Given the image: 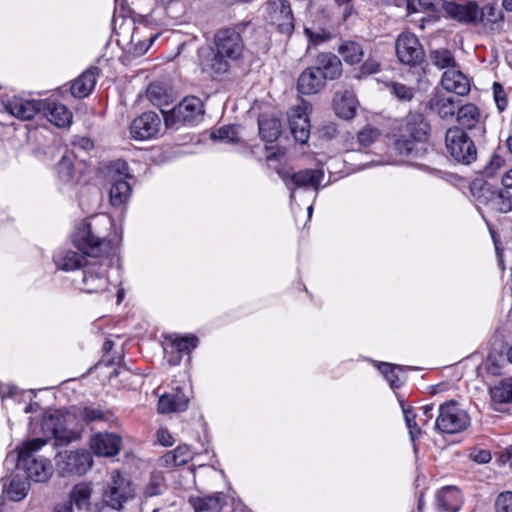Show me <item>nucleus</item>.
<instances>
[{
  "label": "nucleus",
  "instance_id": "obj_28",
  "mask_svg": "<svg viewBox=\"0 0 512 512\" xmlns=\"http://www.w3.org/2000/svg\"><path fill=\"white\" fill-rule=\"evenodd\" d=\"M462 505L460 490L455 486L443 487L436 494L438 512H457Z\"/></svg>",
  "mask_w": 512,
  "mask_h": 512
},
{
  "label": "nucleus",
  "instance_id": "obj_51",
  "mask_svg": "<svg viewBox=\"0 0 512 512\" xmlns=\"http://www.w3.org/2000/svg\"><path fill=\"white\" fill-rule=\"evenodd\" d=\"M78 415L83 418L86 422H93L97 421L103 418V412L101 409L92 407V406H85L81 409H79Z\"/></svg>",
  "mask_w": 512,
  "mask_h": 512
},
{
  "label": "nucleus",
  "instance_id": "obj_53",
  "mask_svg": "<svg viewBox=\"0 0 512 512\" xmlns=\"http://www.w3.org/2000/svg\"><path fill=\"white\" fill-rule=\"evenodd\" d=\"M139 31H134L131 36V44L134 45V51L137 54L145 53L149 47L152 45L153 41L157 38V35L149 38V43L142 42L138 37Z\"/></svg>",
  "mask_w": 512,
  "mask_h": 512
},
{
  "label": "nucleus",
  "instance_id": "obj_58",
  "mask_svg": "<svg viewBox=\"0 0 512 512\" xmlns=\"http://www.w3.org/2000/svg\"><path fill=\"white\" fill-rule=\"evenodd\" d=\"M441 0H417L420 11H435Z\"/></svg>",
  "mask_w": 512,
  "mask_h": 512
},
{
  "label": "nucleus",
  "instance_id": "obj_8",
  "mask_svg": "<svg viewBox=\"0 0 512 512\" xmlns=\"http://www.w3.org/2000/svg\"><path fill=\"white\" fill-rule=\"evenodd\" d=\"M134 497V487L130 479L118 470H113L106 489L103 492L104 502L111 508L119 510L124 503Z\"/></svg>",
  "mask_w": 512,
  "mask_h": 512
},
{
  "label": "nucleus",
  "instance_id": "obj_15",
  "mask_svg": "<svg viewBox=\"0 0 512 512\" xmlns=\"http://www.w3.org/2000/svg\"><path fill=\"white\" fill-rule=\"evenodd\" d=\"M310 105L306 101L291 109L289 114L290 130L297 142L305 144L310 136Z\"/></svg>",
  "mask_w": 512,
  "mask_h": 512
},
{
  "label": "nucleus",
  "instance_id": "obj_62",
  "mask_svg": "<svg viewBox=\"0 0 512 512\" xmlns=\"http://www.w3.org/2000/svg\"><path fill=\"white\" fill-rule=\"evenodd\" d=\"M433 409H434L433 404H428V405H424L421 407L422 416H423V418L421 420L423 421V424L428 423V421L433 417V413H432Z\"/></svg>",
  "mask_w": 512,
  "mask_h": 512
},
{
  "label": "nucleus",
  "instance_id": "obj_5",
  "mask_svg": "<svg viewBox=\"0 0 512 512\" xmlns=\"http://www.w3.org/2000/svg\"><path fill=\"white\" fill-rule=\"evenodd\" d=\"M435 430L440 433L456 434L470 425L468 413L455 401L443 403L438 408Z\"/></svg>",
  "mask_w": 512,
  "mask_h": 512
},
{
  "label": "nucleus",
  "instance_id": "obj_2",
  "mask_svg": "<svg viewBox=\"0 0 512 512\" xmlns=\"http://www.w3.org/2000/svg\"><path fill=\"white\" fill-rule=\"evenodd\" d=\"M112 226V220L106 216L83 222L73 234V243L83 254L90 257L114 255V247L109 238Z\"/></svg>",
  "mask_w": 512,
  "mask_h": 512
},
{
  "label": "nucleus",
  "instance_id": "obj_42",
  "mask_svg": "<svg viewBox=\"0 0 512 512\" xmlns=\"http://www.w3.org/2000/svg\"><path fill=\"white\" fill-rule=\"evenodd\" d=\"M404 419L406 426L409 431L410 439L412 442H415V440L420 436L421 429L419 428L417 422H416V413L414 412L413 408H405L402 407Z\"/></svg>",
  "mask_w": 512,
  "mask_h": 512
},
{
  "label": "nucleus",
  "instance_id": "obj_12",
  "mask_svg": "<svg viewBox=\"0 0 512 512\" xmlns=\"http://www.w3.org/2000/svg\"><path fill=\"white\" fill-rule=\"evenodd\" d=\"M162 119L152 111L137 116L130 124V136L139 141L155 138L161 129Z\"/></svg>",
  "mask_w": 512,
  "mask_h": 512
},
{
  "label": "nucleus",
  "instance_id": "obj_39",
  "mask_svg": "<svg viewBox=\"0 0 512 512\" xmlns=\"http://www.w3.org/2000/svg\"><path fill=\"white\" fill-rule=\"evenodd\" d=\"M146 96L156 107L169 104L171 98L165 86L160 83H151L146 90Z\"/></svg>",
  "mask_w": 512,
  "mask_h": 512
},
{
  "label": "nucleus",
  "instance_id": "obj_59",
  "mask_svg": "<svg viewBox=\"0 0 512 512\" xmlns=\"http://www.w3.org/2000/svg\"><path fill=\"white\" fill-rule=\"evenodd\" d=\"M73 144L77 147H80L83 150H90L94 146L92 140L86 137L78 138L73 142Z\"/></svg>",
  "mask_w": 512,
  "mask_h": 512
},
{
  "label": "nucleus",
  "instance_id": "obj_47",
  "mask_svg": "<svg viewBox=\"0 0 512 512\" xmlns=\"http://www.w3.org/2000/svg\"><path fill=\"white\" fill-rule=\"evenodd\" d=\"M379 135L380 131L377 128L366 126L358 132L357 138L361 146L367 147L373 143Z\"/></svg>",
  "mask_w": 512,
  "mask_h": 512
},
{
  "label": "nucleus",
  "instance_id": "obj_54",
  "mask_svg": "<svg viewBox=\"0 0 512 512\" xmlns=\"http://www.w3.org/2000/svg\"><path fill=\"white\" fill-rule=\"evenodd\" d=\"M482 17H486L488 21L495 23L498 20L502 19V12L494 5H487L483 8V10H480L479 20H481Z\"/></svg>",
  "mask_w": 512,
  "mask_h": 512
},
{
  "label": "nucleus",
  "instance_id": "obj_45",
  "mask_svg": "<svg viewBox=\"0 0 512 512\" xmlns=\"http://www.w3.org/2000/svg\"><path fill=\"white\" fill-rule=\"evenodd\" d=\"M505 166L506 161L504 157L499 154H494L490 158L488 164L484 167L483 175L487 178H492Z\"/></svg>",
  "mask_w": 512,
  "mask_h": 512
},
{
  "label": "nucleus",
  "instance_id": "obj_1",
  "mask_svg": "<svg viewBox=\"0 0 512 512\" xmlns=\"http://www.w3.org/2000/svg\"><path fill=\"white\" fill-rule=\"evenodd\" d=\"M41 431L45 438H34L24 442L17 449L16 455L9 454L5 459L6 464L16 461L17 466L25 470L26 478L38 483L46 482L53 474L50 460L38 455L47 444V440L54 439L57 445H66L74 439V433L65 427L64 418L59 413L44 416Z\"/></svg>",
  "mask_w": 512,
  "mask_h": 512
},
{
  "label": "nucleus",
  "instance_id": "obj_46",
  "mask_svg": "<svg viewBox=\"0 0 512 512\" xmlns=\"http://www.w3.org/2000/svg\"><path fill=\"white\" fill-rule=\"evenodd\" d=\"M379 369L391 387L397 388L401 385L400 378L396 373V370H400L399 366L391 365L389 363H382L379 366Z\"/></svg>",
  "mask_w": 512,
  "mask_h": 512
},
{
  "label": "nucleus",
  "instance_id": "obj_41",
  "mask_svg": "<svg viewBox=\"0 0 512 512\" xmlns=\"http://www.w3.org/2000/svg\"><path fill=\"white\" fill-rule=\"evenodd\" d=\"M170 341V348L174 349L179 354H190L198 345V338L194 335L183 336V337H166Z\"/></svg>",
  "mask_w": 512,
  "mask_h": 512
},
{
  "label": "nucleus",
  "instance_id": "obj_43",
  "mask_svg": "<svg viewBox=\"0 0 512 512\" xmlns=\"http://www.w3.org/2000/svg\"><path fill=\"white\" fill-rule=\"evenodd\" d=\"M415 142L416 141L413 139L409 137H403L401 135V137L395 141V150L400 156L413 157L417 154Z\"/></svg>",
  "mask_w": 512,
  "mask_h": 512
},
{
  "label": "nucleus",
  "instance_id": "obj_63",
  "mask_svg": "<svg viewBox=\"0 0 512 512\" xmlns=\"http://www.w3.org/2000/svg\"><path fill=\"white\" fill-rule=\"evenodd\" d=\"M501 184L506 189H512V168L507 170L502 178H501Z\"/></svg>",
  "mask_w": 512,
  "mask_h": 512
},
{
  "label": "nucleus",
  "instance_id": "obj_25",
  "mask_svg": "<svg viewBox=\"0 0 512 512\" xmlns=\"http://www.w3.org/2000/svg\"><path fill=\"white\" fill-rule=\"evenodd\" d=\"M326 85V81L321 72L313 66L307 67L299 75L297 80V89L301 94L313 95L321 91Z\"/></svg>",
  "mask_w": 512,
  "mask_h": 512
},
{
  "label": "nucleus",
  "instance_id": "obj_32",
  "mask_svg": "<svg viewBox=\"0 0 512 512\" xmlns=\"http://www.w3.org/2000/svg\"><path fill=\"white\" fill-rule=\"evenodd\" d=\"M30 489L29 480L26 477L14 476L9 484H3V492L12 501L18 502L23 500Z\"/></svg>",
  "mask_w": 512,
  "mask_h": 512
},
{
  "label": "nucleus",
  "instance_id": "obj_16",
  "mask_svg": "<svg viewBox=\"0 0 512 512\" xmlns=\"http://www.w3.org/2000/svg\"><path fill=\"white\" fill-rule=\"evenodd\" d=\"M5 110L21 120H30L41 111L42 100H27L18 96L3 99Z\"/></svg>",
  "mask_w": 512,
  "mask_h": 512
},
{
  "label": "nucleus",
  "instance_id": "obj_18",
  "mask_svg": "<svg viewBox=\"0 0 512 512\" xmlns=\"http://www.w3.org/2000/svg\"><path fill=\"white\" fill-rule=\"evenodd\" d=\"M91 495L92 488L89 484H76L69 494V500L57 505L55 512H73V505H75L79 510H88L91 505Z\"/></svg>",
  "mask_w": 512,
  "mask_h": 512
},
{
  "label": "nucleus",
  "instance_id": "obj_19",
  "mask_svg": "<svg viewBox=\"0 0 512 512\" xmlns=\"http://www.w3.org/2000/svg\"><path fill=\"white\" fill-rule=\"evenodd\" d=\"M41 111L43 115L59 128L68 127L72 123L71 111L62 103L51 99L42 100Z\"/></svg>",
  "mask_w": 512,
  "mask_h": 512
},
{
  "label": "nucleus",
  "instance_id": "obj_40",
  "mask_svg": "<svg viewBox=\"0 0 512 512\" xmlns=\"http://www.w3.org/2000/svg\"><path fill=\"white\" fill-rule=\"evenodd\" d=\"M429 58L431 63L439 69L448 70L457 65L451 51L445 48L432 50Z\"/></svg>",
  "mask_w": 512,
  "mask_h": 512
},
{
  "label": "nucleus",
  "instance_id": "obj_49",
  "mask_svg": "<svg viewBox=\"0 0 512 512\" xmlns=\"http://www.w3.org/2000/svg\"><path fill=\"white\" fill-rule=\"evenodd\" d=\"M493 97L499 112H503L508 106L506 91L499 82H494L492 86Z\"/></svg>",
  "mask_w": 512,
  "mask_h": 512
},
{
  "label": "nucleus",
  "instance_id": "obj_21",
  "mask_svg": "<svg viewBox=\"0 0 512 512\" xmlns=\"http://www.w3.org/2000/svg\"><path fill=\"white\" fill-rule=\"evenodd\" d=\"M441 86L447 92L464 96L470 91V81L456 65L443 72Z\"/></svg>",
  "mask_w": 512,
  "mask_h": 512
},
{
  "label": "nucleus",
  "instance_id": "obj_60",
  "mask_svg": "<svg viewBox=\"0 0 512 512\" xmlns=\"http://www.w3.org/2000/svg\"><path fill=\"white\" fill-rule=\"evenodd\" d=\"M165 351L168 354L167 360H168V363L170 365H178V364H180V362L182 360V355L181 354L176 352L174 349H171L170 351H168L165 348Z\"/></svg>",
  "mask_w": 512,
  "mask_h": 512
},
{
  "label": "nucleus",
  "instance_id": "obj_9",
  "mask_svg": "<svg viewBox=\"0 0 512 512\" xmlns=\"http://www.w3.org/2000/svg\"><path fill=\"white\" fill-rule=\"evenodd\" d=\"M110 263L104 261H94L83 266L79 288L87 294H99L106 292L110 281L108 278V269Z\"/></svg>",
  "mask_w": 512,
  "mask_h": 512
},
{
  "label": "nucleus",
  "instance_id": "obj_31",
  "mask_svg": "<svg viewBox=\"0 0 512 512\" xmlns=\"http://www.w3.org/2000/svg\"><path fill=\"white\" fill-rule=\"evenodd\" d=\"M53 260L55 265L64 271H72L83 266L84 256L72 250H58Z\"/></svg>",
  "mask_w": 512,
  "mask_h": 512
},
{
  "label": "nucleus",
  "instance_id": "obj_11",
  "mask_svg": "<svg viewBox=\"0 0 512 512\" xmlns=\"http://www.w3.org/2000/svg\"><path fill=\"white\" fill-rule=\"evenodd\" d=\"M396 55L403 64L414 66L424 57V50L416 35L410 32L401 33L395 43Z\"/></svg>",
  "mask_w": 512,
  "mask_h": 512
},
{
  "label": "nucleus",
  "instance_id": "obj_22",
  "mask_svg": "<svg viewBox=\"0 0 512 512\" xmlns=\"http://www.w3.org/2000/svg\"><path fill=\"white\" fill-rule=\"evenodd\" d=\"M312 66L321 72L326 82L338 79L343 72L340 58L331 52L318 54Z\"/></svg>",
  "mask_w": 512,
  "mask_h": 512
},
{
  "label": "nucleus",
  "instance_id": "obj_48",
  "mask_svg": "<svg viewBox=\"0 0 512 512\" xmlns=\"http://www.w3.org/2000/svg\"><path fill=\"white\" fill-rule=\"evenodd\" d=\"M381 64L380 61L373 57L369 56L363 64L359 68V75H356V78H360L362 76H369L380 71Z\"/></svg>",
  "mask_w": 512,
  "mask_h": 512
},
{
  "label": "nucleus",
  "instance_id": "obj_50",
  "mask_svg": "<svg viewBox=\"0 0 512 512\" xmlns=\"http://www.w3.org/2000/svg\"><path fill=\"white\" fill-rule=\"evenodd\" d=\"M494 505L496 512H512V492L505 491L500 493Z\"/></svg>",
  "mask_w": 512,
  "mask_h": 512
},
{
  "label": "nucleus",
  "instance_id": "obj_55",
  "mask_svg": "<svg viewBox=\"0 0 512 512\" xmlns=\"http://www.w3.org/2000/svg\"><path fill=\"white\" fill-rule=\"evenodd\" d=\"M162 480L160 475H152L150 482L145 488L146 496L152 497L159 495L161 493Z\"/></svg>",
  "mask_w": 512,
  "mask_h": 512
},
{
  "label": "nucleus",
  "instance_id": "obj_33",
  "mask_svg": "<svg viewBox=\"0 0 512 512\" xmlns=\"http://www.w3.org/2000/svg\"><path fill=\"white\" fill-rule=\"evenodd\" d=\"M57 173L59 180L66 185L78 183L79 177L74 168L73 158L69 155H63L57 164Z\"/></svg>",
  "mask_w": 512,
  "mask_h": 512
},
{
  "label": "nucleus",
  "instance_id": "obj_29",
  "mask_svg": "<svg viewBox=\"0 0 512 512\" xmlns=\"http://www.w3.org/2000/svg\"><path fill=\"white\" fill-rule=\"evenodd\" d=\"M491 403L495 410L500 411L504 404L512 403V377L501 379L489 389Z\"/></svg>",
  "mask_w": 512,
  "mask_h": 512
},
{
  "label": "nucleus",
  "instance_id": "obj_7",
  "mask_svg": "<svg viewBox=\"0 0 512 512\" xmlns=\"http://www.w3.org/2000/svg\"><path fill=\"white\" fill-rule=\"evenodd\" d=\"M161 112L164 115L166 127L172 128L180 123L194 125L202 117L204 110L201 99L191 96L184 98L169 112L164 110Z\"/></svg>",
  "mask_w": 512,
  "mask_h": 512
},
{
  "label": "nucleus",
  "instance_id": "obj_24",
  "mask_svg": "<svg viewBox=\"0 0 512 512\" xmlns=\"http://www.w3.org/2000/svg\"><path fill=\"white\" fill-rule=\"evenodd\" d=\"M428 109L439 116L441 119H451L458 108V103L454 97L441 91H436L427 103Z\"/></svg>",
  "mask_w": 512,
  "mask_h": 512
},
{
  "label": "nucleus",
  "instance_id": "obj_4",
  "mask_svg": "<svg viewBox=\"0 0 512 512\" xmlns=\"http://www.w3.org/2000/svg\"><path fill=\"white\" fill-rule=\"evenodd\" d=\"M107 176L111 182L109 189V201L114 207L125 204L131 196V186L126 180L130 177L127 162L121 159L112 161L107 166Z\"/></svg>",
  "mask_w": 512,
  "mask_h": 512
},
{
  "label": "nucleus",
  "instance_id": "obj_20",
  "mask_svg": "<svg viewBox=\"0 0 512 512\" xmlns=\"http://www.w3.org/2000/svg\"><path fill=\"white\" fill-rule=\"evenodd\" d=\"M443 8L451 18L461 23H475L480 19V9L473 1L462 4L445 2L443 3Z\"/></svg>",
  "mask_w": 512,
  "mask_h": 512
},
{
  "label": "nucleus",
  "instance_id": "obj_6",
  "mask_svg": "<svg viewBox=\"0 0 512 512\" xmlns=\"http://www.w3.org/2000/svg\"><path fill=\"white\" fill-rule=\"evenodd\" d=\"M445 147L457 162L470 164L476 160L477 148L472 139L460 127L448 128L445 133Z\"/></svg>",
  "mask_w": 512,
  "mask_h": 512
},
{
  "label": "nucleus",
  "instance_id": "obj_13",
  "mask_svg": "<svg viewBox=\"0 0 512 512\" xmlns=\"http://www.w3.org/2000/svg\"><path fill=\"white\" fill-rule=\"evenodd\" d=\"M267 21L278 30L290 35L294 30V17L290 4L286 0H269Z\"/></svg>",
  "mask_w": 512,
  "mask_h": 512
},
{
  "label": "nucleus",
  "instance_id": "obj_34",
  "mask_svg": "<svg viewBox=\"0 0 512 512\" xmlns=\"http://www.w3.org/2000/svg\"><path fill=\"white\" fill-rule=\"evenodd\" d=\"M222 501L221 493L207 497L190 498L194 512H218L222 508Z\"/></svg>",
  "mask_w": 512,
  "mask_h": 512
},
{
  "label": "nucleus",
  "instance_id": "obj_14",
  "mask_svg": "<svg viewBox=\"0 0 512 512\" xmlns=\"http://www.w3.org/2000/svg\"><path fill=\"white\" fill-rule=\"evenodd\" d=\"M279 174L286 186L291 189V199L294 198L296 188H313L317 191L324 177V172L321 169H306L291 175L288 173Z\"/></svg>",
  "mask_w": 512,
  "mask_h": 512
},
{
  "label": "nucleus",
  "instance_id": "obj_37",
  "mask_svg": "<svg viewBox=\"0 0 512 512\" xmlns=\"http://www.w3.org/2000/svg\"><path fill=\"white\" fill-rule=\"evenodd\" d=\"M334 109L338 116L344 119H351L356 112V103L350 95H336L334 98Z\"/></svg>",
  "mask_w": 512,
  "mask_h": 512
},
{
  "label": "nucleus",
  "instance_id": "obj_36",
  "mask_svg": "<svg viewBox=\"0 0 512 512\" xmlns=\"http://www.w3.org/2000/svg\"><path fill=\"white\" fill-rule=\"evenodd\" d=\"M259 134L267 142L275 141L281 132V123L276 118L262 116L258 121Z\"/></svg>",
  "mask_w": 512,
  "mask_h": 512
},
{
  "label": "nucleus",
  "instance_id": "obj_35",
  "mask_svg": "<svg viewBox=\"0 0 512 512\" xmlns=\"http://www.w3.org/2000/svg\"><path fill=\"white\" fill-rule=\"evenodd\" d=\"M338 53L343 60L349 65H355L361 62L364 56V50L361 44L355 41H345L339 48Z\"/></svg>",
  "mask_w": 512,
  "mask_h": 512
},
{
  "label": "nucleus",
  "instance_id": "obj_17",
  "mask_svg": "<svg viewBox=\"0 0 512 512\" xmlns=\"http://www.w3.org/2000/svg\"><path fill=\"white\" fill-rule=\"evenodd\" d=\"M122 446V438L116 433L99 432L90 438V448L97 456L117 455Z\"/></svg>",
  "mask_w": 512,
  "mask_h": 512
},
{
  "label": "nucleus",
  "instance_id": "obj_26",
  "mask_svg": "<svg viewBox=\"0 0 512 512\" xmlns=\"http://www.w3.org/2000/svg\"><path fill=\"white\" fill-rule=\"evenodd\" d=\"M100 70L98 67H90L74 79L70 86V92L75 98H85L93 91Z\"/></svg>",
  "mask_w": 512,
  "mask_h": 512
},
{
  "label": "nucleus",
  "instance_id": "obj_23",
  "mask_svg": "<svg viewBox=\"0 0 512 512\" xmlns=\"http://www.w3.org/2000/svg\"><path fill=\"white\" fill-rule=\"evenodd\" d=\"M430 130V124L425 116L418 112H410L405 118L402 136L414 141H424Z\"/></svg>",
  "mask_w": 512,
  "mask_h": 512
},
{
  "label": "nucleus",
  "instance_id": "obj_38",
  "mask_svg": "<svg viewBox=\"0 0 512 512\" xmlns=\"http://www.w3.org/2000/svg\"><path fill=\"white\" fill-rule=\"evenodd\" d=\"M491 207L500 212L508 213L512 211V193L509 189H499L492 194L490 200Z\"/></svg>",
  "mask_w": 512,
  "mask_h": 512
},
{
  "label": "nucleus",
  "instance_id": "obj_61",
  "mask_svg": "<svg viewBox=\"0 0 512 512\" xmlns=\"http://www.w3.org/2000/svg\"><path fill=\"white\" fill-rule=\"evenodd\" d=\"M474 461L480 464L488 463L491 460L490 452L487 450H481L473 457Z\"/></svg>",
  "mask_w": 512,
  "mask_h": 512
},
{
  "label": "nucleus",
  "instance_id": "obj_44",
  "mask_svg": "<svg viewBox=\"0 0 512 512\" xmlns=\"http://www.w3.org/2000/svg\"><path fill=\"white\" fill-rule=\"evenodd\" d=\"M390 92L401 101H411L414 97V90L411 87L399 82H390L387 84Z\"/></svg>",
  "mask_w": 512,
  "mask_h": 512
},
{
  "label": "nucleus",
  "instance_id": "obj_64",
  "mask_svg": "<svg viewBox=\"0 0 512 512\" xmlns=\"http://www.w3.org/2000/svg\"><path fill=\"white\" fill-rule=\"evenodd\" d=\"M406 7L409 14L420 12L417 0H406Z\"/></svg>",
  "mask_w": 512,
  "mask_h": 512
},
{
  "label": "nucleus",
  "instance_id": "obj_56",
  "mask_svg": "<svg viewBox=\"0 0 512 512\" xmlns=\"http://www.w3.org/2000/svg\"><path fill=\"white\" fill-rule=\"evenodd\" d=\"M186 461L187 459L182 455L180 449H175L165 455V462L172 463L175 466L183 465Z\"/></svg>",
  "mask_w": 512,
  "mask_h": 512
},
{
  "label": "nucleus",
  "instance_id": "obj_30",
  "mask_svg": "<svg viewBox=\"0 0 512 512\" xmlns=\"http://www.w3.org/2000/svg\"><path fill=\"white\" fill-rule=\"evenodd\" d=\"M456 120L463 129H473L481 120L479 108L473 103L458 105Z\"/></svg>",
  "mask_w": 512,
  "mask_h": 512
},
{
  "label": "nucleus",
  "instance_id": "obj_52",
  "mask_svg": "<svg viewBox=\"0 0 512 512\" xmlns=\"http://www.w3.org/2000/svg\"><path fill=\"white\" fill-rule=\"evenodd\" d=\"M236 134V130L233 126H223L213 132L212 137L227 142H234L236 140Z\"/></svg>",
  "mask_w": 512,
  "mask_h": 512
},
{
  "label": "nucleus",
  "instance_id": "obj_27",
  "mask_svg": "<svg viewBox=\"0 0 512 512\" xmlns=\"http://www.w3.org/2000/svg\"><path fill=\"white\" fill-rule=\"evenodd\" d=\"M189 399L181 388H175L171 393L162 395L158 401V412L161 414L182 412L188 408Z\"/></svg>",
  "mask_w": 512,
  "mask_h": 512
},
{
  "label": "nucleus",
  "instance_id": "obj_57",
  "mask_svg": "<svg viewBox=\"0 0 512 512\" xmlns=\"http://www.w3.org/2000/svg\"><path fill=\"white\" fill-rule=\"evenodd\" d=\"M157 439L160 444L163 446H172L173 445V438L169 431L165 428L158 429L157 433Z\"/></svg>",
  "mask_w": 512,
  "mask_h": 512
},
{
  "label": "nucleus",
  "instance_id": "obj_3",
  "mask_svg": "<svg viewBox=\"0 0 512 512\" xmlns=\"http://www.w3.org/2000/svg\"><path fill=\"white\" fill-rule=\"evenodd\" d=\"M234 28L219 30L214 36V55L204 64L203 70L212 76H219L230 70V63L242 58L245 45L238 30Z\"/></svg>",
  "mask_w": 512,
  "mask_h": 512
},
{
  "label": "nucleus",
  "instance_id": "obj_10",
  "mask_svg": "<svg viewBox=\"0 0 512 512\" xmlns=\"http://www.w3.org/2000/svg\"><path fill=\"white\" fill-rule=\"evenodd\" d=\"M93 465V459L89 451H62L56 456V466L62 475L86 473Z\"/></svg>",
  "mask_w": 512,
  "mask_h": 512
}]
</instances>
